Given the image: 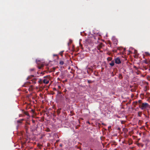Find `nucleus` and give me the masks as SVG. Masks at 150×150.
I'll list each match as a JSON object with an SVG mask.
<instances>
[{"mask_svg": "<svg viewBox=\"0 0 150 150\" xmlns=\"http://www.w3.org/2000/svg\"><path fill=\"white\" fill-rule=\"evenodd\" d=\"M149 105L147 103H143L142 105H139V107L142 110H144L148 107Z\"/></svg>", "mask_w": 150, "mask_h": 150, "instance_id": "f257e3e1", "label": "nucleus"}, {"mask_svg": "<svg viewBox=\"0 0 150 150\" xmlns=\"http://www.w3.org/2000/svg\"><path fill=\"white\" fill-rule=\"evenodd\" d=\"M50 77V76L48 75L44 77V79L43 80V82L45 84H47L49 82V79L48 77Z\"/></svg>", "mask_w": 150, "mask_h": 150, "instance_id": "f03ea898", "label": "nucleus"}, {"mask_svg": "<svg viewBox=\"0 0 150 150\" xmlns=\"http://www.w3.org/2000/svg\"><path fill=\"white\" fill-rule=\"evenodd\" d=\"M115 63L119 64L121 63V61L119 57L116 58L115 59Z\"/></svg>", "mask_w": 150, "mask_h": 150, "instance_id": "7ed1b4c3", "label": "nucleus"}, {"mask_svg": "<svg viewBox=\"0 0 150 150\" xmlns=\"http://www.w3.org/2000/svg\"><path fill=\"white\" fill-rule=\"evenodd\" d=\"M103 46V45L102 43H101L97 47V48L98 50H100V49Z\"/></svg>", "mask_w": 150, "mask_h": 150, "instance_id": "20e7f679", "label": "nucleus"}, {"mask_svg": "<svg viewBox=\"0 0 150 150\" xmlns=\"http://www.w3.org/2000/svg\"><path fill=\"white\" fill-rule=\"evenodd\" d=\"M113 42L114 44L117 45L118 43V41L116 39H114L113 40Z\"/></svg>", "mask_w": 150, "mask_h": 150, "instance_id": "39448f33", "label": "nucleus"}, {"mask_svg": "<svg viewBox=\"0 0 150 150\" xmlns=\"http://www.w3.org/2000/svg\"><path fill=\"white\" fill-rule=\"evenodd\" d=\"M37 79L36 78H34L32 80L33 83L35 84L36 83V80Z\"/></svg>", "mask_w": 150, "mask_h": 150, "instance_id": "423d86ee", "label": "nucleus"}, {"mask_svg": "<svg viewBox=\"0 0 150 150\" xmlns=\"http://www.w3.org/2000/svg\"><path fill=\"white\" fill-rule=\"evenodd\" d=\"M134 103H135V104L136 105H137L138 103H139V105H141L140 104L142 103V100H139L138 101V102L135 101V102H134Z\"/></svg>", "mask_w": 150, "mask_h": 150, "instance_id": "0eeeda50", "label": "nucleus"}, {"mask_svg": "<svg viewBox=\"0 0 150 150\" xmlns=\"http://www.w3.org/2000/svg\"><path fill=\"white\" fill-rule=\"evenodd\" d=\"M24 120V119H21L20 120H18L17 121V122L18 123L21 124L22 123V121Z\"/></svg>", "mask_w": 150, "mask_h": 150, "instance_id": "6e6552de", "label": "nucleus"}, {"mask_svg": "<svg viewBox=\"0 0 150 150\" xmlns=\"http://www.w3.org/2000/svg\"><path fill=\"white\" fill-rule=\"evenodd\" d=\"M109 64L111 66H113L114 65V62L113 61H112Z\"/></svg>", "mask_w": 150, "mask_h": 150, "instance_id": "1a4fd4ad", "label": "nucleus"}, {"mask_svg": "<svg viewBox=\"0 0 150 150\" xmlns=\"http://www.w3.org/2000/svg\"><path fill=\"white\" fill-rule=\"evenodd\" d=\"M38 82L40 84H42L43 82V81L41 79H39V81H38Z\"/></svg>", "mask_w": 150, "mask_h": 150, "instance_id": "9d476101", "label": "nucleus"}, {"mask_svg": "<svg viewBox=\"0 0 150 150\" xmlns=\"http://www.w3.org/2000/svg\"><path fill=\"white\" fill-rule=\"evenodd\" d=\"M142 115V112H138V115L139 117H141Z\"/></svg>", "mask_w": 150, "mask_h": 150, "instance_id": "9b49d317", "label": "nucleus"}, {"mask_svg": "<svg viewBox=\"0 0 150 150\" xmlns=\"http://www.w3.org/2000/svg\"><path fill=\"white\" fill-rule=\"evenodd\" d=\"M34 76L33 75H32L30 76H29L28 77V78H27V79L28 80L29 79H30L32 78V77H34Z\"/></svg>", "mask_w": 150, "mask_h": 150, "instance_id": "f8f14e48", "label": "nucleus"}, {"mask_svg": "<svg viewBox=\"0 0 150 150\" xmlns=\"http://www.w3.org/2000/svg\"><path fill=\"white\" fill-rule=\"evenodd\" d=\"M59 64L61 65H63L64 64V62L63 61H60L59 62Z\"/></svg>", "mask_w": 150, "mask_h": 150, "instance_id": "ddd939ff", "label": "nucleus"}, {"mask_svg": "<svg viewBox=\"0 0 150 150\" xmlns=\"http://www.w3.org/2000/svg\"><path fill=\"white\" fill-rule=\"evenodd\" d=\"M23 113L25 115L29 116V115L28 112H26L25 111H24Z\"/></svg>", "mask_w": 150, "mask_h": 150, "instance_id": "4468645a", "label": "nucleus"}, {"mask_svg": "<svg viewBox=\"0 0 150 150\" xmlns=\"http://www.w3.org/2000/svg\"><path fill=\"white\" fill-rule=\"evenodd\" d=\"M107 59L108 61H110L112 60V58L111 57H108Z\"/></svg>", "mask_w": 150, "mask_h": 150, "instance_id": "2eb2a0df", "label": "nucleus"}, {"mask_svg": "<svg viewBox=\"0 0 150 150\" xmlns=\"http://www.w3.org/2000/svg\"><path fill=\"white\" fill-rule=\"evenodd\" d=\"M136 89L135 88H132L131 89V91L132 92H134L136 91Z\"/></svg>", "mask_w": 150, "mask_h": 150, "instance_id": "dca6fc26", "label": "nucleus"}, {"mask_svg": "<svg viewBox=\"0 0 150 150\" xmlns=\"http://www.w3.org/2000/svg\"><path fill=\"white\" fill-rule=\"evenodd\" d=\"M145 54L147 56H149L150 55L149 53L148 52H145Z\"/></svg>", "mask_w": 150, "mask_h": 150, "instance_id": "f3484780", "label": "nucleus"}, {"mask_svg": "<svg viewBox=\"0 0 150 150\" xmlns=\"http://www.w3.org/2000/svg\"><path fill=\"white\" fill-rule=\"evenodd\" d=\"M87 81L88 83H91L92 82V81L91 80H88Z\"/></svg>", "mask_w": 150, "mask_h": 150, "instance_id": "a211bd4d", "label": "nucleus"}, {"mask_svg": "<svg viewBox=\"0 0 150 150\" xmlns=\"http://www.w3.org/2000/svg\"><path fill=\"white\" fill-rule=\"evenodd\" d=\"M43 67V65H42L41 66L38 67V68L39 69H41V68Z\"/></svg>", "mask_w": 150, "mask_h": 150, "instance_id": "6ab92c4d", "label": "nucleus"}, {"mask_svg": "<svg viewBox=\"0 0 150 150\" xmlns=\"http://www.w3.org/2000/svg\"><path fill=\"white\" fill-rule=\"evenodd\" d=\"M34 70H35L34 68H32V69H30V71H34Z\"/></svg>", "mask_w": 150, "mask_h": 150, "instance_id": "aec40b11", "label": "nucleus"}, {"mask_svg": "<svg viewBox=\"0 0 150 150\" xmlns=\"http://www.w3.org/2000/svg\"><path fill=\"white\" fill-rule=\"evenodd\" d=\"M144 91H147V87H146V86L145 87V88H144Z\"/></svg>", "mask_w": 150, "mask_h": 150, "instance_id": "412c9836", "label": "nucleus"}, {"mask_svg": "<svg viewBox=\"0 0 150 150\" xmlns=\"http://www.w3.org/2000/svg\"><path fill=\"white\" fill-rule=\"evenodd\" d=\"M32 122L33 123H34L35 122V121L33 120H32Z\"/></svg>", "mask_w": 150, "mask_h": 150, "instance_id": "4be33fe9", "label": "nucleus"}, {"mask_svg": "<svg viewBox=\"0 0 150 150\" xmlns=\"http://www.w3.org/2000/svg\"><path fill=\"white\" fill-rule=\"evenodd\" d=\"M62 144H60L59 145L61 147H62Z\"/></svg>", "mask_w": 150, "mask_h": 150, "instance_id": "5701e85b", "label": "nucleus"}, {"mask_svg": "<svg viewBox=\"0 0 150 150\" xmlns=\"http://www.w3.org/2000/svg\"><path fill=\"white\" fill-rule=\"evenodd\" d=\"M63 52H60L61 54H62V53H63Z\"/></svg>", "mask_w": 150, "mask_h": 150, "instance_id": "b1692460", "label": "nucleus"}, {"mask_svg": "<svg viewBox=\"0 0 150 150\" xmlns=\"http://www.w3.org/2000/svg\"><path fill=\"white\" fill-rule=\"evenodd\" d=\"M111 127V126H109L108 127V128H110Z\"/></svg>", "mask_w": 150, "mask_h": 150, "instance_id": "393cba45", "label": "nucleus"}, {"mask_svg": "<svg viewBox=\"0 0 150 150\" xmlns=\"http://www.w3.org/2000/svg\"><path fill=\"white\" fill-rule=\"evenodd\" d=\"M58 141H59V140H57V142H58Z\"/></svg>", "mask_w": 150, "mask_h": 150, "instance_id": "a878e982", "label": "nucleus"}, {"mask_svg": "<svg viewBox=\"0 0 150 150\" xmlns=\"http://www.w3.org/2000/svg\"><path fill=\"white\" fill-rule=\"evenodd\" d=\"M89 69H91L90 68H89Z\"/></svg>", "mask_w": 150, "mask_h": 150, "instance_id": "bb28decb", "label": "nucleus"}, {"mask_svg": "<svg viewBox=\"0 0 150 150\" xmlns=\"http://www.w3.org/2000/svg\"><path fill=\"white\" fill-rule=\"evenodd\" d=\"M54 56H56V55H54Z\"/></svg>", "mask_w": 150, "mask_h": 150, "instance_id": "cd10ccee", "label": "nucleus"}]
</instances>
